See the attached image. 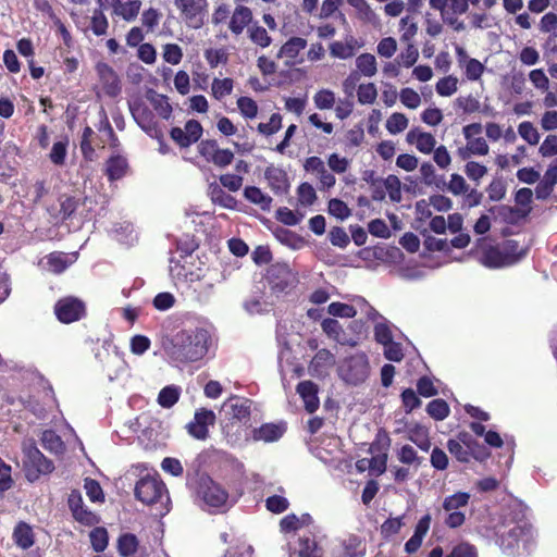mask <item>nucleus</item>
<instances>
[{"label": "nucleus", "instance_id": "f257e3e1", "mask_svg": "<svg viewBox=\"0 0 557 557\" xmlns=\"http://www.w3.org/2000/svg\"><path fill=\"white\" fill-rule=\"evenodd\" d=\"M210 332L200 326L178 330L162 342L168 358L175 364L197 362L205 358L211 346Z\"/></svg>", "mask_w": 557, "mask_h": 557}, {"label": "nucleus", "instance_id": "f03ea898", "mask_svg": "<svg viewBox=\"0 0 557 557\" xmlns=\"http://www.w3.org/2000/svg\"><path fill=\"white\" fill-rule=\"evenodd\" d=\"M481 264L490 269L510 267L519 262L525 256V250L520 248L515 240H506L500 246H487L485 239L479 240Z\"/></svg>", "mask_w": 557, "mask_h": 557}, {"label": "nucleus", "instance_id": "7ed1b4c3", "mask_svg": "<svg viewBox=\"0 0 557 557\" xmlns=\"http://www.w3.org/2000/svg\"><path fill=\"white\" fill-rule=\"evenodd\" d=\"M197 496L209 512H225L234 505L227 491L210 478L200 480Z\"/></svg>", "mask_w": 557, "mask_h": 557}, {"label": "nucleus", "instance_id": "20e7f679", "mask_svg": "<svg viewBox=\"0 0 557 557\" xmlns=\"http://www.w3.org/2000/svg\"><path fill=\"white\" fill-rule=\"evenodd\" d=\"M370 374L369 359L364 352L344 358L338 364L339 377L348 384L363 383Z\"/></svg>", "mask_w": 557, "mask_h": 557}, {"label": "nucleus", "instance_id": "39448f33", "mask_svg": "<svg viewBox=\"0 0 557 557\" xmlns=\"http://www.w3.org/2000/svg\"><path fill=\"white\" fill-rule=\"evenodd\" d=\"M174 5L187 27H202L208 13V0H174Z\"/></svg>", "mask_w": 557, "mask_h": 557}, {"label": "nucleus", "instance_id": "423d86ee", "mask_svg": "<svg viewBox=\"0 0 557 557\" xmlns=\"http://www.w3.org/2000/svg\"><path fill=\"white\" fill-rule=\"evenodd\" d=\"M470 499V494L466 492H457L453 495L446 496L443 500V509L447 513L445 524L449 528H459L465 523L466 516L465 509Z\"/></svg>", "mask_w": 557, "mask_h": 557}, {"label": "nucleus", "instance_id": "0eeeda50", "mask_svg": "<svg viewBox=\"0 0 557 557\" xmlns=\"http://www.w3.org/2000/svg\"><path fill=\"white\" fill-rule=\"evenodd\" d=\"M135 495L138 500L147 505H153L162 502L163 498L169 499L165 485L156 476L141 478L135 486Z\"/></svg>", "mask_w": 557, "mask_h": 557}, {"label": "nucleus", "instance_id": "6e6552de", "mask_svg": "<svg viewBox=\"0 0 557 557\" xmlns=\"http://www.w3.org/2000/svg\"><path fill=\"white\" fill-rule=\"evenodd\" d=\"M198 151L208 162L220 168L227 166L234 159L230 149H221L214 140H202L198 145Z\"/></svg>", "mask_w": 557, "mask_h": 557}, {"label": "nucleus", "instance_id": "1a4fd4ad", "mask_svg": "<svg viewBox=\"0 0 557 557\" xmlns=\"http://www.w3.org/2000/svg\"><path fill=\"white\" fill-rule=\"evenodd\" d=\"M215 422V413L209 409H198L195 412L194 420L190 421L186 429L188 433L197 440H206L209 434V426Z\"/></svg>", "mask_w": 557, "mask_h": 557}, {"label": "nucleus", "instance_id": "9d476101", "mask_svg": "<svg viewBox=\"0 0 557 557\" xmlns=\"http://www.w3.org/2000/svg\"><path fill=\"white\" fill-rule=\"evenodd\" d=\"M24 463L26 467H33L38 473H50L53 465L42 453L36 447L33 441L23 443Z\"/></svg>", "mask_w": 557, "mask_h": 557}, {"label": "nucleus", "instance_id": "9b49d317", "mask_svg": "<svg viewBox=\"0 0 557 557\" xmlns=\"http://www.w3.org/2000/svg\"><path fill=\"white\" fill-rule=\"evenodd\" d=\"M54 311L61 322L71 323L83 317L85 307L81 300L73 297H66L57 302Z\"/></svg>", "mask_w": 557, "mask_h": 557}, {"label": "nucleus", "instance_id": "f8f14e48", "mask_svg": "<svg viewBox=\"0 0 557 557\" xmlns=\"http://www.w3.org/2000/svg\"><path fill=\"white\" fill-rule=\"evenodd\" d=\"M304 168L319 181L320 189H330L335 186V175L326 169L324 161L319 157L306 159Z\"/></svg>", "mask_w": 557, "mask_h": 557}, {"label": "nucleus", "instance_id": "ddd939ff", "mask_svg": "<svg viewBox=\"0 0 557 557\" xmlns=\"http://www.w3.org/2000/svg\"><path fill=\"white\" fill-rule=\"evenodd\" d=\"M532 537V530L527 525H516L512 528L506 537H503L502 545L508 554H515V549L519 553L520 546L527 548L528 543Z\"/></svg>", "mask_w": 557, "mask_h": 557}, {"label": "nucleus", "instance_id": "4468645a", "mask_svg": "<svg viewBox=\"0 0 557 557\" xmlns=\"http://www.w3.org/2000/svg\"><path fill=\"white\" fill-rule=\"evenodd\" d=\"M408 145L414 146L416 149L423 153L430 154L436 146V138L433 134L424 132L420 127H412L406 135Z\"/></svg>", "mask_w": 557, "mask_h": 557}, {"label": "nucleus", "instance_id": "2eb2a0df", "mask_svg": "<svg viewBox=\"0 0 557 557\" xmlns=\"http://www.w3.org/2000/svg\"><path fill=\"white\" fill-rule=\"evenodd\" d=\"M307 47V40L301 37L289 38L278 50L276 57L283 59L286 66L299 64V53Z\"/></svg>", "mask_w": 557, "mask_h": 557}, {"label": "nucleus", "instance_id": "dca6fc26", "mask_svg": "<svg viewBox=\"0 0 557 557\" xmlns=\"http://www.w3.org/2000/svg\"><path fill=\"white\" fill-rule=\"evenodd\" d=\"M251 401L246 398L232 397L223 405V410L232 419L239 422H247L250 416Z\"/></svg>", "mask_w": 557, "mask_h": 557}, {"label": "nucleus", "instance_id": "f3484780", "mask_svg": "<svg viewBox=\"0 0 557 557\" xmlns=\"http://www.w3.org/2000/svg\"><path fill=\"white\" fill-rule=\"evenodd\" d=\"M252 22V11L243 4H238L233 11L230 22L228 29L235 36L243 34L246 27H249Z\"/></svg>", "mask_w": 557, "mask_h": 557}, {"label": "nucleus", "instance_id": "a211bd4d", "mask_svg": "<svg viewBox=\"0 0 557 557\" xmlns=\"http://www.w3.org/2000/svg\"><path fill=\"white\" fill-rule=\"evenodd\" d=\"M97 74L103 85L104 91L109 96H116L120 92L119 77L114 70L107 63H98L96 66Z\"/></svg>", "mask_w": 557, "mask_h": 557}, {"label": "nucleus", "instance_id": "6ab92c4d", "mask_svg": "<svg viewBox=\"0 0 557 557\" xmlns=\"http://www.w3.org/2000/svg\"><path fill=\"white\" fill-rule=\"evenodd\" d=\"M335 364V356L323 348L317 351L309 364V371L312 375L323 376Z\"/></svg>", "mask_w": 557, "mask_h": 557}, {"label": "nucleus", "instance_id": "aec40b11", "mask_svg": "<svg viewBox=\"0 0 557 557\" xmlns=\"http://www.w3.org/2000/svg\"><path fill=\"white\" fill-rule=\"evenodd\" d=\"M76 260V253L52 252L48 255L41 264L49 272L59 274Z\"/></svg>", "mask_w": 557, "mask_h": 557}, {"label": "nucleus", "instance_id": "412c9836", "mask_svg": "<svg viewBox=\"0 0 557 557\" xmlns=\"http://www.w3.org/2000/svg\"><path fill=\"white\" fill-rule=\"evenodd\" d=\"M321 327L329 338L341 345L355 346L357 344L356 341L347 336L341 323L335 319H324L321 323Z\"/></svg>", "mask_w": 557, "mask_h": 557}, {"label": "nucleus", "instance_id": "4be33fe9", "mask_svg": "<svg viewBox=\"0 0 557 557\" xmlns=\"http://www.w3.org/2000/svg\"><path fill=\"white\" fill-rule=\"evenodd\" d=\"M431 524V516L425 515L422 517L416 528L413 535L406 542L405 550L408 554L416 553L422 545L423 539L426 535Z\"/></svg>", "mask_w": 557, "mask_h": 557}, {"label": "nucleus", "instance_id": "5701e85b", "mask_svg": "<svg viewBox=\"0 0 557 557\" xmlns=\"http://www.w3.org/2000/svg\"><path fill=\"white\" fill-rule=\"evenodd\" d=\"M539 30L543 34H549L546 46L553 52L557 51V14L554 12L545 13L540 20Z\"/></svg>", "mask_w": 557, "mask_h": 557}, {"label": "nucleus", "instance_id": "b1692460", "mask_svg": "<svg viewBox=\"0 0 557 557\" xmlns=\"http://www.w3.org/2000/svg\"><path fill=\"white\" fill-rule=\"evenodd\" d=\"M557 184V164L552 163L548 165L543 178L539 182L535 187V196L537 199L548 198L554 187Z\"/></svg>", "mask_w": 557, "mask_h": 557}, {"label": "nucleus", "instance_id": "393cba45", "mask_svg": "<svg viewBox=\"0 0 557 557\" xmlns=\"http://www.w3.org/2000/svg\"><path fill=\"white\" fill-rule=\"evenodd\" d=\"M429 4L440 13L447 12L450 15H462L469 9V0H429Z\"/></svg>", "mask_w": 557, "mask_h": 557}, {"label": "nucleus", "instance_id": "a878e982", "mask_svg": "<svg viewBox=\"0 0 557 557\" xmlns=\"http://www.w3.org/2000/svg\"><path fill=\"white\" fill-rule=\"evenodd\" d=\"M284 423H265L252 431V438L255 441H263L265 443L275 442L280 440L285 433Z\"/></svg>", "mask_w": 557, "mask_h": 557}, {"label": "nucleus", "instance_id": "bb28decb", "mask_svg": "<svg viewBox=\"0 0 557 557\" xmlns=\"http://www.w3.org/2000/svg\"><path fill=\"white\" fill-rule=\"evenodd\" d=\"M297 393L302 398L305 408L309 413L314 412L319 408L318 388L314 383L310 381L300 382L297 386Z\"/></svg>", "mask_w": 557, "mask_h": 557}, {"label": "nucleus", "instance_id": "cd10ccee", "mask_svg": "<svg viewBox=\"0 0 557 557\" xmlns=\"http://www.w3.org/2000/svg\"><path fill=\"white\" fill-rule=\"evenodd\" d=\"M111 2L113 13L127 22L135 20L141 8V1L139 0H129L127 2H122V0H111Z\"/></svg>", "mask_w": 557, "mask_h": 557}, {"label": "nucleus", "instance_id": "c85d7f7f", "mask_svg": "<svg viewBox=\"0 0 557 557\" xmlns=\"http://www.w3.org/2000/svg\"><path fill=\"white\" fill-rule=\"evenodd\" d=\"M490 151V147L483 137L472 138L466 140V146L459 148L458 154L462 160L469 159L471 156H486Z\"/></svg>", "mask_w": 557, "mask_h": 557}, {"label": "nucleus", "instance_id": "c756f323", "mask_svg": "<svg viewBox=\"0 0 557 557\" xmlns=\"http://www.w3.org/2000/svg\"><path fill=\"white\" fill-rule=\"evenodd\" d=\"M313 523L312 517L309 513H295L285 516L281 522L280 528L282 532H294L301 528L309 527Z\"/></svg>", "mask_w": 557, "mask_h": 557}, {"label": "nucleus", "instance_id": "7c9ffc66", "mask_svg": "<svg viewBox=\"0 0 557 557\" xmlns=\"http://www.w3.org/2000/svg\"><path fill=\"white\" fill-rule=\"evenodd\" d=\"M407 438L424 451L431 448L428 429L420 424L408 426Z\"/></svg>", "mask_w": 557, "mask_h": 557}, {"label": "nucleus", "instance_id": "2f4dec72", "mask_svg": "<svg viewBox=\"0 0 557 557\" xmlns=\"http://www.w3.org/2000/svg\"><path fill=\"white\" fill-rule=\"evenodd\" d=\"M59 205H60V208L58 210L50 208L49 212L55 220H60V221H63V220L67 219L69 216H71V214L77 208V201L75 200V198H73L71 196H66V195H62L59 198Z\"/></svg>", "mask_w": 557, "mask_h": 557}, {"label": "nucleus", "instance_id": "473e14b6", "mask_svg": "<svg viewBox=\"0 0 557 557\" xmlns=\"http://www.w3.org/2000/svg\"><path fill=\"white\" fill-rule=\"evenodd\" d=\"M265 178L275 193L283 194L287 191L288 182L284 171L276 168H270L265 171Z\"/></svg>", "mask_w": 557, "mask_h": 557}, {"label": "nucleus", "instance_id": "72a5a7b5", "mask_svg": "<svg viewBox=\"0 0 557 557\" xmlns=\"http://www.w3.org/2000/svg\"><path fill=\"white\" fill-rule=\"evenodd\" d=\"M13 539L15 544L23 549L32 547L35 542L34 532L32 528L25 522H20L15 527L13 532Z\"/></svg>", "mask_w": 557, "mask_h": 557}, {"label": "nucleus", "instance_id": "f704fd0d", "mask_svg": "<svg viewBox=\"0 0 557 557\" xmlns=\"http://www.w3.org/2000/svg\"><path fill=\"white\" fill-rule=\"evenodd\" d=\"M347 3L356 10L357 17L362 22L374 24L377 15L367 0H347Z\"/></svg>", "mask_w": 557, "mask_h": 557}, {"label": "nucleus", "instance_id": "c9c22d12", "mask_svg": "<svg viewBox=\"0 0 557 557\" xmlns=\"http://www.w3.org/2000/svg\"><path fill=\"white\" fill-rule=\"evenodd\" d=\"M356 67L366 77H373L377 72L376 59L371 53H362L356 59Z\"/></svg>", "mask_w": 557, "mask_h": 557}, {"label": "nucleus", "instance_id": "e433bc0d", "mask_svg": "<svg viewBox=\"0 0 557 557\" xmlns=\"http://www.w3.org/2000/svg\"><path fill=\"white\" fill-rule=\"evenodd\" d=\"M127 171V161L121 156H113L107 162V175L111 181L120 180Z\"/></svg>", "mask_w": 557, "mask_h": 557}, {"label": "nucleus", "instance_id": "4c0bfd02", "mask_svg": "<svg viewBox=\"0 0 557 557\" xmlns=\"http://www.w3.org/2000/svg\"><path fill=\"white\" fill-rule=\"evenodd\" d=\"M244 196L250 202L258 205L263 210H269L271 207L272 199L270 196L264 194L260 188L250 186L244 190Z\"/></svg>", "mask_w": 557, "mask_h": 557}, {"label": "nucleus", "instance_id": "58836bf2", "mask_svg": "<svg viewBox=\"0 0 557 557\" xmlns=\"http://www.w3.org/2000/svg\"><path fill=\"white\" fill-rule=\"evenodd\" d=\"M408 117L400 112L392 113L385 122V128L391 135H398L403 133L408 127Z\"/></svg>", "mask_w": 557, "mask_h": 557}, {"label": "nucleus", "instance_id": "ea45409f", "mask_svg": "<svg viewBox=\"0 0 557 557\" xmlns=\"http://www.w3.org/2000/svg\"><path fill=\"white\" fill-rule=\"evenodd\" d=\"M181 387L176 385H169L163 387L158 395V404L162 408L173 407L180 399Z\"/></svg>", "mask_w": 557, "mask_h": 557}, {"label": "nucleus", "instance_id": "a19ab883", "mask_svg": "<svg viewBox=\"0 0 557 557\" xmlns=\"http://www.w3.org/2000/svg\"><path fill=\"white\" fill-rule=\"evenodd\" d=\"M249 39L261 48H267L271 45L272 38L267 29L257 23L250 25L247 29Z\"/></svg>", "mask_w": 557, "mask_h": 557}, {"label": "nucleus", "instance_id": "79ce46f5", "mask_svg": "<svg viewBox=\"0 0 557 557\" xmlns=\"http://www.w3.org/2000/svg\"><path fill=\"white\" fill-rule=\"evenodd\" d=\"M313 103L319 110H331L336 103L335 92L327 88H322L313 95Z\"/></svg>", "mask_w": 557, "mask_h": 557}, {"label": "nucleus", "instance_id": "37998d69", "mask_svg": "<svg viewBox=\"0 0 557 557\" xmlns=\"http://www.w3.org/2000/svg\"><path fill=\"white\" fill-rule=\"evenodd\" d=\"M269 276L271 278L278 277L280 282L275 283V286L283 289L285 286L294 281V274L286 264H275L269 270Z\"/></svg>", "mask_w": 557, "mask_h": 557}, {"label": "nucleus", "instance_id": "c03bdc74", "mask_svg": "<svg viewBox=\"0 0 557 557\" xmlns=\"http://www.w3.org/2000/svg\"><path fill=\"white\" fill-rule=\"evenodd\" d=\"M357 98L360 104H373L377 98V88L374 83H362L357 88Z\"/></svg>", "mask_w": 557, "mask_h": 557}, {"label": "nucleus", "instance_id": "a18cd8bd", "mask_svg": "<svg viewBox=\"0 0 557 557\" xmlns=\"http://www.w3.org/2000/svg\"><path fill=\"white\" fill-rule=\"evenodd\" d=\"M459 81L454 75H447L437 81L435 90L441 97H450L458 90Z\"/></svg>", "mask_w": 557, "mask_h": 557}, {"label": "nucleus", "instance_id": "49530a36", "mask_svg": "<svg viewBox=\"0 0 557 557\" xmlns=\"http://www.w3.org/2000/svg\"><path fill=\"white\" fill-rule=\"evenodd\" d=\"M400 40L409 44L413 40L418 33V24L410 16L401 17L399 21Z\"/></svg>", "mask_w": 557, "mask_h": 557}, {"label": "nucleus", "instance_id": "de8ad7c7", "mask_svg": "<svg viewBox=\"0 0 557 557\" xmlns=\"http://www.w3.org/2000/svg\"><path fill=\"white\" fill-rule=\"evenodd\" d=\"M518 134L531 146H536L540 143L541 135L532 122H521L518 125Z\"/></svg>", "mask_w": 557, "mask_h": 557}, {"label": "nucleus", "instance_id": "09e8293b", "mask_svg": "<svg viewBox=\"0 0 557 557\" xmlns=\"http://www.w3.org/2000/svg\"><path fill=\"white\" fill-rule=\"evenodd\" d=\"M69 139L63 138L52 145L49 159L54 165H63L67 156Z\"/></svg>", "mask_w": 557, "mask_h": 557}, {"label": "nucleus", "instance_id": "8fccbe9b", "mask_svg": "<svg viewBox=\"0 0 557 557\" xmlns=\"http://www.w3.org/2000/svg\"><path fill=\"white\" fill-rule=\"evenodd\" d=\"M210 196L214 203L233 209L236 206V200L231 195L226 194L219 185H210Z\"/></svg>", "mask_w": 557, "mask_h": 557}, {"label": "nucleus", "instance_id": "3c124183", "mask_svg": "<svg viewBox=\"0 0 557 557\" xmlns=\"http://www.w3.org/2000/svg\"><path fill=\"white\" fill-rule=\"evenodd\" d=\"M460 69L463 71L466 78L471 82L479 81L485 72V65L474 58L467 61Z\"/></svg>", "mask_w": 557, "mask_h": 557}, {"label": "nucleus", "instance_id": "603ef678", "mask_svg": "<svg viewBox=\"0 0 557 557\" xmlns=\"http://www.w3.org/2000/svg\"><path fill=\"white\" fill-rule=\"evenodd\" d=\"M234 82L231 78H214L211 84V91L215 99L221 100L233 91Z\"/></svg>", "mask_w": 557, "mask_h": 557}, {"label": "nucleus", "instance_id": "864d4df0", "mask_svg": "<svg viewBox=\"0 0 557 557\" xmlns=\"http://www.w3.org/2000/svg\"><path fill=\"white\" fill-rule=\"evenodd\" d=\"M352 37H350L349 41H334L330 45V53L334 58L338 59H348L355 53V46L352 45Z\"/></svg>", "mask_w": 557, "mask_h": 557}, {"label": "nucleus", "instance_id": "5fc2aeb1", "mask_svg": "<svg viewBox=\"0 0 557 557\" xmlns=\"http://www.w3.org/2000/svg\"><path fill=\"white\" fill-rule=\"evenodd\" d=\"M396 456L397 459L404 465L419 467L421 463V459L417 455V451L412 446L408 444L400 446L396 450Z\"/></svg>", "mask_w": 557, "mask_h": 557}, {"label": "nucleus", "instance_id": "6e6d98bb", "mask_svg": "<svg viewBox=\"0 0 557 557\" xmlns=\"http://www.w3.org/2000/svg\"><path fill=\"white\" fill-rule=\"evenodd\" d=\"M399 100L404 107L410 110L418 109L422 102L419 92L410 87H406L400 90Z\"/></svg>", "mask_w": 557, "mask_h": 557}, {"label": "nucleus", "instance_id": "4d7b16f0", "mask_svg": "<svg viewBox=\"0 0 557 557\" xmlns=\"http://www.w3.org/2000/svg\"><path fill=\"white\" fill-rule=\"evenodd\" d=\"M327 312L333 317L339 318H354L357 314V307L344 302H331L327 307Z\"/></svg>", "mask_w": 557, "mask_h": 557}, {"label": "nucleus", "instance_id": "13d9d810", "mask_svg": "<svg viewBox=\"0 0 557 557\" xmlns=\"http://www.w3.org/2000/svg\"><path fill=\"white\" fill-rule=\"evenodd\" d=\"M41 442L44 447L52 453L60 454L63 451L61 437L51 430H47L42 433Z\"/></svg>", "mask_w": 557, "mask_h": 557}, {"label": "nucleus", "instance_id": "bf43d9fd", "mask_svg": "<svg viewBox=\"0 0 557 557\" xmlns=\"http://www.w3.org/2000/svg\"><path fill=\"white\" fill-rule=\"evenodd\" d=\"M299 557H321V549L318 547L317 543L310 537H300L299 539V548H298Z\"/></svg>", "mask_w": 557, "mask_h": 557}, {"label": "nucleus", "instance_id": "052dcab7", "mask_svg": "<svg viewBox=\"0 0 557 557\" xmlns=\"http://www.w3.org/2000/svg\"><path fill=\"white\" fill-rule=\"evenodd\" d=\"M138 546V541L133 534H124L119 539V552L124 557H132Z\"/></svg>", "mask_w": 557, "mask_h": 557}, {"label": "nucleus", "instance_id": "680f3d73", "mask_svg": "<svg viewBox=\"0 0 557 557\" xmlns=\"http://www.w3.org/2000/svg\"><path fill=\"white\" fill-rule=\"evenodd\" d=\"M426 412L435 420H444L449 413V408L445 400L434 399L428 404Z\"/></svg>", "mask_w": 557, "mask_h": 557}, {"label": "nucleus", "instance_id": "e2e57ef3", "mask_svg": "<svg viewBox=\"0 0 557 557\" xmlns=\"http://www.w3.org/2000/svg\"><path fill=\"white\" fill-rule=\"evenodd\" d=\"M162 57L166 63L177 65L183 59V50L176 44H166L163 46Z\"/></svg>", "mask_w": 557, "mask_h": 557}, {"label": "nucleus", "instance_id": "0e129e2a", "mask_svg": "<svg viewBox=\"0 0 557 557\" xmlns=\"http://www.w3.org/2000/svg\"><path fill=\"white\" fill-rule=\"evenodd\" d=\"M109 23L103 14V10L96 9L91 17V30L96 36H102L107 33Z\"/></svg>", "mask_w": 557, "mask_h": 557}, {"label": "nucleus", "instance_id": "69168bd1", "mask_svg": "<svg viewBox=\"0 0 557 557\" xmlns=\"http://www.w3.org/2000/svg\"><path fill=\"white\" fill-rule=\"evenodd\" d=\"M329 213L343 221L350 216L351 211L343 200L334 198L329 201Z\"/></svg>", "mask_w": 557, "mask_h": 557}, {"label": "nucleus", "instance_id": "338daca9", "mask_svg": "<svg viewBox=\"0 0 557 557\" xmlns=\"http://www.w3.org/2000/svg\"><path fill=\"white\" fill-rule=\"evenodd\" d=\"M327 165L332 173L343 174L349 169L350 160L338 153H331L327 157Z\"/></svg>", "mask_w": 557, "mask_h": 557}, {"label": "nucleus", "instance_id": "774afa93", "mask_svg": "<svg viewBox=\"0 0 557 557\" xmlns=\"http://www.w3.org/2000/svg\"><path fill=\"white\" fill-rule=\"evenodd\" d=\"M466 175L476 184L487 174V168L479 162L469 161L465 165Z\"/></svg>", "mask_w": 557, "mask_h": 557}]
</instances>
